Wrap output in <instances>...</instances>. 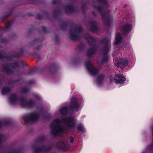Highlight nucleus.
<instances>
[{"label": "nucleus", "mask_w": 153, "mask_h": 153, "mask_svg": "<svg viewBox=\"0 0 153 153\" xmlns=\"http://www.w3.org/2000/svg\"><path fill=\"white\" fill-rule=\"evenodd\" d=\"M53 14L55 19H57L59 16L62 15V10L60 8L55 9L53 12Z\"/></svg>", "instance_id": "obj_23"}, {"label": "nucleus", "mask_w": 153, "mask_h": 153, "mask_svg": "<svg viewBox=\"0 0 153 153\" xmlns=\"http://www.w3.org/2000/svg\"><path fill=\"white\" fill-rule=\"evenodd\" d=\"M12 13V11H10L9 13H7L2 18V21H4L5 19L7 18L10 16L11 15Z\"/></svg>", "instance_id": "obj_39"}, {"label": "nucleus", "mask_w": 153, "mask_h": 153, "mask_svg": "<svg viewBox=\"0 0 153 153\" xmlns=\"http://www.w3.org/2000/svg\"><path fill=\"white\" fill-rule=\"evenodd\" d=\"M51 3L53 4H56L57 3V1L55 0H53L51 1Z\"/></svg>", "instance_id": "obj_50"}, {"label": "nucleus", "mask_w": 153, "mask_h": 153, "mask_svg": "<svg viewBox=\"0 0 153 153\" xmlns=\"http://www.w3.org/2000/svg\"><path fill=\"white\" fill-rule=\"evenodd\" d=\"M38 67H34L33 69H30L28 72V74L31 75L33 74L38 69Z\"/></svg>", "instance_id": "obj_38"}, {"label": "nucleus", "mask_w": 153, "mask_h": 153, "mask_svg": "<svg viewBox=\"0 0 153 153\" xmlns=\"http://www.w3.org/2000/svg\"><path fill=\"white\" fill-rule=\"evenodd\" d=\"M128 60L127 58H123L120 59L117 64L118 66H120L121 68L123 69L128 65Z\"/></svg>", "instance_id": "obj_15"}, {"label": "nucleus", "mask_w": 153, "mask_h": 153, "mask_svg": "<svg viewBox=\"0 0 153 153\" xmlns=\"http://www.w3.org/2000/svg\"><path fill=\"white\" fill-rule=\"evenodd\" d=\"M132 25L129 24H126L124 25L121 28V32L123 36H126L132 30Z\"/></svg>", "instance_id": "obj_12"}, {"label": "nucleus", "mask_w": 153, "mask_h": 153, "mask_svg": "<svg viewBox=\"0 0 153 153\" xmlns=\"http://www.w3.org/2000/svg\"><path fill=\"white\" fill-rule=\"evenodd\" d=\"M20 91L21 93H25L29 92L30 90L27 87H24L21 89Z\"/></svg>", "instance_id": "obj_36"}, {"label": "nucleus", "mask_w": 153, "mask_h": 153, "mask_svg": "<svg viewBox=\"0 0 153 153\" xmlns=\"http://www.w3.org/2000/svg\"><path fill=\"white\" fill-rule=\"evenodd\" d=\"M45 138L44 137H42L39 138L38 139L36 140L37 143H41L44 142L45 141Z\"/></svg>", "instance_id": "obj_43"}, {"label": "nucleus", "mask_w": 153, "mask_h": 153, "mask_svg": "<svg viewBox=\"0 0 153 153\" xmlns=\"http://www.w3.org/2000/svg\"><path fill=\"white\" fill-rule=\"evenodd\" d=\"M11 91V88L10 87L5 86L2 88L1 92L2 94L6 95L9 93Z\"/></svg>", "instance_id": "obj_28"}, {"label": "nucleus", "mask_w": 153, "mask_h": 153, "mask_svg": "<svg viewBox=\"0 0 153 153\" xmlns=\"http://www.w3.org/2000/svg\"><path fill=\"white\" fill-rule=\"evenodd\" d=\"M34 97L35 99L37 100H39L40 99V97L37 95H36L34 96Z\"/></svg>", "instance_id": "obj_55"}, {"label": "nucleus", "mask_w": 153, "mask_h": 153, "mask_svg": "<svg viewBox=\"0 0 153 153\" xmlns=\"http://www.w3.org/2000/svg\"><path fill=\"white\" fill-rule=\"evenodd\" d=\"M39 33H41V32H39Z\"/></svg>", "instance_id": "obj_63"}, {"label": "nucleus", "mask_w": 153, "mask_h": 153, "mask_svg": "<svg viewBox=\"0 0 153 153\" xmlns=\"http://www.w3.org/2000/svg\"><path fill=\"white\" fill-rule=\"evenodd\" d=\"M105 78L104 74H100L97 78V82L98 84L101 85L102 83Z\"/></svg>", "instance_id": "obj_26"}, {"label": "nucleus", "mask_w": 153, "mask_h": 153, "mask_svg": "<svg viewBox=\"0 0 153 153\" xmlns=\"http://www.w3.org/2000/svg\"><path fill=\"white\" fill-rule=\"evenodd\" d=\"M42 42V40L39 39H35L31 41L30 42L31 46H33L37 44L38 43H41Z\"/></svg>", "instance_id": "obj_31"}, {"label": "nucleus", "mask_w": 153, "mask_h": 153, "mask_svg": "<svg viewBox=\"0 0 153 153\" xmlns=\"http://www.w3.org/2000/svg\"><path fill=\"white\" fill-rule=\"evenodd\" d=\"M86 65L90 73L93 75H95L98 74L99 71L97 68L94 67V64H92L91 61L89 60L86 63Z\"/></svg>", "instance_id": "obj_8"}, {"label": "nucleus", "mask_w": 153, "mask_h": 153, "mask_svg": "<svg viewBox=\"0 0 153 153\" xmlns=\"http://www.w3.org/2000/svg\"><path fill=\"white\" fill-rule=\"evenodd\" d=\"M55 43L56 45L58 44V42L59 41V39L58 36L55 35Z\"/></svg>", "instance_id": "obj_48"}, {"label": "nucleus", "mask_w": 153, "mask_h": 153, "mask_svg": "<svg viewBox=\"0 0 153 153\" xmlns=\"http://www.w3.org/2000/svg\"><path fill=\"white\" fill-rule=\"evenodd\" d=\"M66 13L68 14H70L73 13L75 10L74 6L71 5H66L65 7Z\"/></svg>", "instance_id": "obj_21"}, {"label": "nucleus", "mask_w": 153, "mask_h": 153, "mask_svg": "<svg viewBox=\"0 0 153 153\" xmlns=\"http://www.w3.org/2000/svg\"><path fill=\"white\" fill-rule=\"evenodd\" d=\"M109 47L108 45H105L103 50V54H106L108 55L109 51Z\"/></svg>", "instance_id": "obj_35"}, {"label": "nucleus", "mask_w": 153, "mask_h": 153, "mask_svg": "<svg viewBox=\"0 0 153 153\" xmlns=\"http://www.w3.org/2000/svg\"><path fill=\"white\" fill-rule=\"evenodd\" d=\"M62 120L68 128L72 129L74 128L76 123L73 117H68L63 118Z\"/></svg>", "instance_id": "obj_7"}, {"label": "nucleus", "mask_w": 153, "mask_h": 153, "mask_svg": "<svg viewBox=\"0 0 153 153\" xmlns=\"http://www.w3.org/2000/svg\"><path fill=\"white\" fill-rule=\"evenodd\" d=\"M100 3L106 5L107 4V0H97Z\"/></svg>", "instance_id": "obj_41"}, {"label": "nucleus", "mask_w": 153, "mask_h": 153, "mask_svg": "<svg viewBox=\"0 0 153 153\" xmlns=\"http://www.w3.org/2000/svg\"><path fill=\"white\" fill-rule=\"evenodd\" d=\"M19 52L17 53L16 56L19 57L24 56L25 49L23 48L22 47L18 49Z\"/></svg>", "instance_id": "obj_29"}, {"label": "nucleus", "mask_w": 153, "mask_h": 153, "mask_svg": "<svg viewBox=\"0 0 153 153\" xmlns=\"http://www.w3.org/2000/svg\"><path fill=\"white\" fill-rule=\"evenodd\" d=\"M68 143L65 141L63 140L57 143L56 146V148L60 149L63 151H65L68 148Z\"/></svg>", "instance_id": "obj_14"}, {"label": "nucleus", "mask_w": 153, "mask_h": 153, "mask_svg": "<svg viewBox=\"0 0 153 153\" xmlns=\"http://www.w3.org/2000/svg\"><path fill=\"white\" fill-rule=\"evenodd\" d=\"M9 100L12 104H15L18 101H19L20 104L22 108L31 107L34 105V102L32 99H30L27 101L23 97L21 96L19 97V96L15 94L11 95L9 97Z\"/></svg>", "instance_id": "obj_1"}, {"label": "nucleus", "mask_w": 153, "mask_h": 153, "mask_svg": "<svg viewBox=\"0 0 153 153\" xmlns=\"http://www.w3.org/2000/svg\"><path fill=\"white\" fill-rule=\"evenodd\" d=\"M19 66V63L17 62H13L11 64H2V71L7 74H12L14 73V71L10 68V67L13 69H16Z\"/></svg>", "instance_id": "obj_6"}, {"label": "nucleus", "mask_w": 153, "mask_h": 153, "mask_svg": "<svg viewBox=\"0 0 153 153\" xmlns=\"http://www.w3.org/2000/svg\"><path fill=\"white\" fill-rule=\"evenodd\" d=\"M31 32L30 30H29V32Z\"/></svg>", "instance_id": "obj_62"}, {"label": "nucleus", "mask_w": 153, "mask_h": 153, "mask_svg": "<svg viewBox=\"0 0 153 153\" xmlns=\"http://www.w3.org/2000/svg\"><path fill=\"white\" fill-rule=\"evenodd\" d=\"M83 125L81 123L78 124L77 126L78 130L79 131H82L83 130Z\"/></svg>", "instance_id": "obj_42"}, {"label": "nucleus", "mask_w": 153, "mask_h": 153, "mask_svg": "<svg viewBox=\"0 0 153 153\" xmlns=\"http://www.w3.org/2000/svg\"><path fill=\"white\" fill-rule=\"evenodd\" d=\"M2 125L1 126H7L10 125L12 124V122L10 120H5L1 122Z\"/></svg>", "instance_id": "obj_34"}, {"label": "nucleus", "mask_w": 153, "mask_h": 153, "mask_svg": "<svg viewBox=\"0 0 153 153\" xmlns=\"http://www.w3.org/2000/svg\"><path fill=\"white\" fill-rule=\"evenodd\" d=\"M1 125H2L1 122V121H0V128H1Z\"/></svg>", "instance_id": "obj_58"}, {"label": "nucleus", "mask_w": 153, "mask_h": 153, "mask_svg": "<svg viewBox=\"0 0 153 153\" xmlns=\"http://www.w3.org/2000/svg\"><path fill=\"white\" fill-rule=\"evenodd\" d=\"M68 108L67 106L64 107L60 110V113L62 115H66L68 114Z\"/></svg>", "instance_id": "obj_30"}, {"label": "nucleus", "mask_w": 153, "mask_h": 153, "mask_svg": "<svg viewBox=\"0 0 153 153\" xmlns=\"http://www.w3.org/2000/svg\"><path fill=\"white\" fill-rule=\"evenodd\" d=\"M18 81V80L17 79L16 80H10L8 81V83L9 84H15Z\"/></svg>", "instance_id": "obj_44"}, {"label": "nucleus", "mask_w": 153, "mask_h": 153, "mask_svg": "<svg viewBox=\"0 0 153 153\" xmlns=\"http://www.w3.org/2000/svg\"><path fill=\"white\" fill-rule=\"evenodd\" d=\"M14 57L15 56L13 54H9L8 55L4 54L0 51V59H5L8 61H11Z\"/></svg>", "instance_id": "obj_19"}, {"label": "nucleus", "mask_w": 153, "mask_h": 153, "mask_svg": "<svg viewBox=\"0 0 153 153\" xmlns=\"http://www.w3.org/2000/svg\"><path fill=\"white\" fill-rule=\"evenodd\" d=\"M19 151L18 150H14L10 152V153H18Z\"/></svg>", "instance_id": "obj_51"}, {"label": "nucleus", "mask_w": 153, "mask_h": 153, "mask_svg": "<svg viewBox=\"0 0 153 153\" xmlns=\"http://www.w3.org/2000/svg\"><path fill=\"white\" fill-rule=\"evenodd\" d=\"M83 37L86 39L89 46L94 47L96 43V39L90 36L88 33H86L83 35Z\"/></svg>", "instance_id": "obj_11"}, {"label": "nucleus", "mask_w": 153, "mask_h": 153, "mask_svg": "<svg viewBox=\"0 0 153 153\" xmlns=\"http://www.w3.org/2000/svg\"><path fill=\"white\" fill-rule=\"evenodd\" d=\"M85 9L82 10V13H85Z\"/></svg>", "instance_id": "obj_57"}, {"label": "nucleus", "mask_w": 153, "mask_h": 153, "mask_svg": "<svg viewBox=\"0 0 153 153\" xmlns=\"http://www.w3.org/2000/svg\"><path fill=\"white\" fill-rule=\"evenodd\" d=\"M44 15L41 14L37 13L36 14L37 18L39 20L43 19L44 18H46L47 20H49V17L48 15V12L47 11L43 12Z\"/></svg>", "instance_id": "obj_20"}, {"label": "nucleus", "mask_w": 153, "mask_h": 153, "mask_svg": "<svg viewBox=\"0 0 153 153\" xmlns=\"http://www.w3.org/2000/svg\"><path fill=\"white\" fill-rule=\"evenodd\" d=\"M34 54L36 55V56L37 58L38 59V61L39 60H40L41 59V57L40 55H37L36 53H34Z\"/></svg>", "instance_id": "obj_49"}, {"label": "nucleus", "mask_w": 153, "mask_h": 153, "mask_svg": "<svg viewBox=\"0 0 153 153\" xmlns=\"http://www.w3.org/2000/svg\"><path fill=\"white\" fill-rule=\"evenodd\" d=\"M114 79L117 84H122L126 80V78L121 74H116Z\"/></svg>", "instance_id": "obj_18"}, {"label": "nucleus", "mask_w": 153, "mask_h": 153, "mask_svg": "<svg viewBox=\"0 0 153 153\" xmlns=\"http://www.w3.org/2000/svg\"><path fill=\"white\" fill-rule=\"evenodd\" d=\"M152 134H153V127L152 128Z\"/></svg>", "instance_id": "obj_59"}, {"label": "nucleus", "mask_w": 153, "mask_h": 153, "mask_svg": "<svg viewBox=\"0 0 153 153\" xmlns=\"http://www.w3.org/2000/svg\"><path fill=\"white\" fill-rule=\"evenodd\" d=\"M40 28L42 29V32L44 33H48L51 31V30L50 28H47L44 26H42Z\"/></svg>", "instance_id": "obj_32"}, {"label": "nucleus", "mask_w": 153, "mask_h": 153, "mask_svg": "<svg viewBox=\"0 0 153 153\" xmlns=\"http://www.w3.org/2000/svg\"><path fill=\"white\" fill-rule=\"evenodd\" d=\"M153 145H151V147H153Z\"/></svg>", "instance_id": "obj_61"}, {"label": "nucleus", "mask_w": 153, "mask_h": 153, "mask_svg": "<svg viewBox=\"0 0 153 153\" xmlns=\"http://www.w3.org/2000/svg\"><path fill=\"white\" fill-rule=\"evenodd\" d=\"M29 83L30 84H33L34 83V81L33 80H30L29 81Z\"/></svg>", "instance_id": "obj_56"}, {"label": "nucleus", "mask_w": 153, "mask_h": 153, "mask_svg": "<svg viewBox=\"0 0 153 153\" xmlns=\"http://www.w3.org/2000/svg\"><path fill=\"white\" fill-rule=\"evenodd\" d=\"M34 153H40L42 152H47L50 150L51 148V146L46 147L45 145H43L40 147H37L35 145L33 147Z\"/></svg>", "instance_id": "obj_9"}, {"label": "nucleus", "mask_w": 153, "mask_h": 153, "mask_svg": "<svg viewBox=\"0 0 153 153\" xmlns=\"http://www.w3.org/2000/svg\"><path fill=\"white\" fill-rule=\"evenodd\" d=\"M88 24L90 27L89 30L91 32L95 33L98 32V28L96 22L93 20H91L89 22Z\"/></svg>", "instance_id": "obj_16"}, {"label": "nucleus", "mask_w": 153, "mask_h": 153, "mask_svg": "<svg viewBox=\"0 0 153 153\" xmlns=\"http://www.w3.org/2000/svg\"><path fill=\"white\" fill-rule=\"evenodd\" d=\"M33 14L31 13H27V16L29 17L33 16Z\"/></svg>", "instance_id": "obj_53"}, {"label": "nucleus", "mask_w": 153, "mask_h": 153, "mask_svg": "<svg viewBox=\"0 0 153 153\" xmlns=\"http://www.w3.org/2000/svg\"><path fill=\"white\" fill-rule=\"evenodd\" d=\"M60 123V120L56 119L54 120L50 124L51 127L53 128V129L51 131V133L55 137L64 132V129L61 126H56V125H58Z\"/></svg>", "instance_id": "obj_3"}, {"label": "nucleus", "mask_w": 153, "mask_h": 153, "mask_svg": "<svg viewBox=\"0 0 153 153\" xmlns=\"http://www.w3.org/2000/svg\"><path fill=\"white\" fill-rule=\"evenodd\" d=\"M74 140V139L72 137H71L70 138V142L71 143H72Z\"/></svg>", "instance_id": "obj_54"}, {"label": "nucleus", "mask_w": 153, "mask_h": 153, "mask_svg": "<svg viewBox=\"0 0 153 153\" xmlns=\"http://www.w3.org/2000/svg\"><path fill=\"white\" fill-rule=\"evenodd\" d=\"M142 153H146L145 152H143Z\"/></svg>", "instance_id": "obj_60"}, {"label": "nucleus", "mask_w": 153, "mask_h": 153, "mask_svg": "<svg viewBox=\"0 0 153 153\" xmlns=\"http://www.w3.org/2000/svg\"><path fill=\"white\" fill-rule=\"evenodd\" d=\"M7 42V40L6 39L4 38H1L0 39V42L4 43Z\"/></svg>", "instance_id": "obj_46"}, {"label": "nucleus", "mask_w": 153, "mask_h": 153, "mask_svg": "<svg viewBox=\"0 0 153 153\" xmlns=\"http://www.w3.org/2000/svg\"><path fill=\"white\" fill-rule=\"evenodd\" d=\"M68 23L66 22H61L59 25L58 27L62 31L66 30L68 27Z\"/></svg>", "instance_id": "obj_27"}, {"label": "nucleus", "mask_w": 153, "mask_h": 153, "mask_svg": "<svg viewBox=\"0 0 153 153\" xmlns=\"http://www.w3.org/2000/svg\"><path fill=\"white\" fill-rule=\"evenodd\" d=\"M59 67L56 64H49L44 68L43 71H48L50 73L55 74L59 70Z\"/></svg>", "instance_id": "obj_10"}, {"label": "nucleus", "mask_w": 153, "mask_h": 153, "mask_svg": "<svg viewBox=\"0 0 153 153\" xmlns=\"http://www.w3.org/2000/svg\"><path fill=\"white\" fill-rule=\"evenodd\" d=\"M85 46L83 43H81L79 45H78L76 48L79 51H83L85 49Z\"/></svg>", "instance_id": "obj_33"}, {"label": "nucleus", "mask_w": 153, "mask_h": 153, "mask_svg": "<svg viewBox=\"0 0 153 153\" xmlns=\"http://www.w3.org/2000/svg\"><path fill=\"white\" fill-rule=\"evenodd\" d=\"M86 5L85 4H84L81 6V9L82 10L85 9Z\"/></svg>", "instance_id": "obj_52"}, {"label": "nucleus", "mask_w": 153, "mask_h": 153, "mask_svg": "<svg viewBox=\"0 0 153 153\" xmlns=\"http://www.w3.org/2000/svg\"><path fill=\"white\" fill-rule=\"evenodd\" d=\"M97 50L95 47L90 48L86 52V55L88 57H90L93 55L97 52Z\"/></svg>", "instance_id": "obj_25"}, {"label": "nucleus", "mask_w": 153, "mask_h": 153, "mask_svg": "<svg viewBox=\"0 0 153 153\" xmlns=\"http://www.w3.org/2000/svg\"><path fill=\"white\" fill-rule=\"evenodd\" d=\"M94 7L99 11L105 25L109 27L111 25V21L109 13L104 10L102 7L99 6H94Z\"/></svg>", "instance_id": "obj_4"}, {"label": "nucleus", "mask_w": 153, "mask_h": 153, "mask_svg": "<svg viewBox=\"0 0 153 153\" xmlns=\"http://www.w3.org/2000/svg\"><path fill=\"white\" fill-rule=\"evenodd\" d=\"M37 109L38 111H34L33 112L29 114H28L25 115L24 117L25 120L27 123L30 122H36L39 118L40 115L43 111V108L42 107H37Z\"/></svg>", "instance_id": "obj_2"}, {"label": "nucleus", "mask_w": 153, "mask_h": 153, "mask_svg": "<svg viewBox=\"0 0 153 153\" xmlns=\"http://www.w3.org/2000/svg\"><path fill=\"white\" fill-rule=\"evenodd\" d=\"M71 104L69 107V109L72 112H74V111L77 110L79 108V104L78 102L77 99L73 98L71 100Z\"/></svg>", "instance_id": "obj_13"}, {"label": "nucleus", "mask_w": 153, "mask_h": 153, "mask_svg": "<svg viewBox=\"0 0 153 153\" xmlns=\"http://www.w3.org/2000/svg\"><path fill=\"white\" fill-rule=\"evenodd\" d=\"M80 60V58L79 57H78L77 58H74L73 60V62L74 63H76L77 62H79Z\"/></svg>", "instance_id": "obj_47"}, {"label": "nucleus", "mask_w": 153, "mask_h": 153, "mask_svg": "<svg viewBox=\"0 0 153 153\" xmlns=\"http://www.w3.org/2000/svg\"><path fill=\"white\" fill-rule=\"evenodd\" d=\"M109 56L106 54H103L100 61V64L102 66L104 64L107 63L109 61Z\"/></svg>", "instance_id": "obj_22"}, {"label": "nucleus", "mask_w": 153, "mask_h": 153, "mask_svg": "<svg viewBox=\"0 0 153 153\" xmlns=\"http://www.w3.org/2000/svg\"><path fill=\"white\" fill-rule=\"evenodd\" d=\"M4 136L3 134H0V148L1 147L2 145L3 142L2 141L4 140Z\"/></svg>", "instance_id": "obj_40"}, {"label": "nucleus", "mask_w": 153, "mask_h": 153, "mask_svg": "<svg viewBox=\"0 0 153 153\" xmlns=\"http://www.w3.org/2000/svg\"><path fill=\"white\" fill-rule=\"evenodd\" d=\"M152 143H153V140H152Z\"/></svg>", "instance_id": "obj_64"}, {"label": "nucleus", "mask_w": 153, "mask_h": 153, "mask_svg": "<svg viewBox=\"0 0 153 153\" xmlns=\"http://www.w3.org/2000/svg\"><path fill=\"white\" fill-rule=\"evenodd\" d=\"M108 40L107 39L104 38H103L101 40L100 42V43L104 45H108Z\"/></svg>", "instance_id": "obj_37"}, {"label": "nucleus", "mask_w": 153, "mask_h": 153, "mask_svg": "<svg viewBox=\"0 0 153 153\" xmlns=\"http://www.w3.org/2000/svg\"><path fill=\"white\" fill-rule=\"evenodd\" d=\"M14 23V20H10L7 22L6 25L5 27L4 28L0 27V33L6 32L10 30Z\"/></svg>", "instance_id": "obj_17"}, {"label": "nucleus", "mask_w": 153, "mask_h": 153, "mask_svg": "<svg viewBox=\"0 0 153 153\" xmlns=\"http://www.w3.org/2000/svg\"><path fill=\"white\" fill-rule=\"evenodd\" d=\"M42 44H41L38 45L36 48H34L33 49V51L35 52L36 51H38L40 50L42 46Z\"/></svg>", "instance_id": "obj_45"}, {"label": "nucleus", "mask_w": 153, "mask_h": 153, "mask_svg": "<svg viewBox=\"0 0 153 153\" xmlns=\"http://www.w3.org/2000/svg\"><path fill=\"white\" fill-rule=\"evenodd\" d=\"M123 39V37L120 33L118 32L116 34V38L114 44L118 45L120 44Z\"/></svg>", "instance_id": "obj_24"}, {"label": "nucleus", "mask_w": 153, "mask_h": 153, "mask_svg": "<svg viewBox=\"0 0 153 153\" xmlns=\"http://www.w3.org/2000/svg\"><path fill=\"white\" fill-rule=\"evenodd\" d=\"M82 30V27L79 25H76L74 27L71 28L69 32L70 39L74 41L79 40L80 37L77 34L81 33Z\"/></svg>", "instance_id": "obj_5"}]
</instances>
